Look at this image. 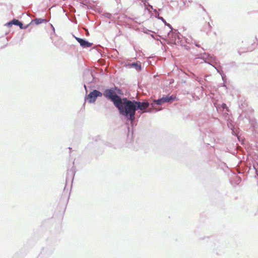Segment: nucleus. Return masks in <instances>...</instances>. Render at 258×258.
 <instances>
[{
	"label": "nucleus",
	"mask_w": 258,
	"mask_h": 258,
	"mask_svg": "<svg viewBox=\"0 0 258 258\" xmlns=\"http://www.w3.org/2000/svg\"><path fill=\"white\" fill-rule=\"evenodd\" d=\"M135 101H132L128 100L126 98H123L121 100V103L116 105L122 115L126 116H130V119L133 120L135 119V114L136 111V104Z\"/></svg>",
	"instance_id": "nucleus-1"
},
{
	"label": "nucleus",
	"mask_w": 258,
	"mask_h": 258,
	"mask_svg": "<svg viewBox=\"0 0 258 258\" xmlns=\"http://www.w3.org/2000/svg\"><path fill=\"white\" fill-rule=\"evenodd\" d=\"M102 93L100 91L94 90L91 92L87 97V100L89 103H94L95 102L97 97H101Z\"/></svg>",
	"instance_id": "nucleus-3"
},
{
	"label": "nucleus",
	"mask_w": 258,
	"mask_h": 258,
	"mask_svg": "<svg viewBox=\"0 0 258 258\" xmlns=\"http://www.w3.org/2000/svg\"><path fill=\"white\" fill-rule=\"evenodd\" d=\"M222 107L223 109H225V108L227 109V107L226 105L225 104H224V103H223L222 105Z\"/></svg>",
	"instance_id": "nucleus-11"
},
{
	"label": "nucleus",
	"mask_w": 258,
	"mask_h": 258,
	"mask_svg": "<svg viewBox=\"0 0 258 258\" xmlns=\"http://www.w3.org/2000/svg\"><path fill=\"white\" fill-rule=\"evenodd\" d=\"M11 23L19 26L21 28H23V24L18 20H13Z\"/></svg>",
	"instance_id": "nucleus-7"
},
{
	"label": "nucleus",
	"mask_w": 258,
	"mask_h": 258,
	"mask_svg": "<svg viewBox=\"0 0 258 258\" xmlns=\"http://www.w3.org/2000/svg\"><path fill=\"white\" fill-rule=\"evenodd\" d=\"M134 103L136 104V110L140 109L141 110H144L146 109H147L149 106V103L148 102H141L135 101Z\"/></svg>",
	"instance_id": "nucleus-4"
},
{
	"label": "nucleus",
	"mask_w": 258,
	"mask_h": 258,
	"mask_svg": "<svg viewBox=\"0 0 258 258\" xmlns=\"http://www.w3.org/2000/svg\"><path fill=\"white\" fill-rule=\"evenodd\" d=\"M162 100L164 103L165 102H170L171 100H173V98L171 96H166L165 97H162Z\"/></svg>",
	"instance_id": "nucleus-8"
},
{
	"label": "nucleus",
	"mask_w": 258,
	"mask_h": 258,
	"mask_svg": "<svg viewBox=\"0 0 258 258\" xmlns=\"http://www.w3.org/2000/svg\"><path fill=\"white\" fill-rule=\"evenodd\" d=\"M131 67H135L137 70H140L141 69L140 66L138 65L137 63H133L129 65Z\"/></svg>",
	"instance_id": "nucleus-9"
},
{
	"label": "nucleus",
	"mask_w": 258,
	"mask_h": 258,
	"mask_svg": "<svg viewBox=\"0 0 258 258\" xmlns=\"http://www.w3.org/2000/svg\"><path fill=\"white\" fill-rule=\"evenodd\" d=\"M154 102L158 105H161L163 102L162 98L155 100Z\"/></svg>",
	"instance_id": "nucleus-10"
},
{
	"label": "nucleus",
	"mask_w": 258,
	"mask_h": 258,
	"mask_svg": "<svg viewBox=\"0 0 258 258\" xmlns=\"http://www.w3.org/2000/svg\"><path fill=\"white\" fill-rule=\"evenodd\" d=\"M75 38L77 40V41L80 43L81 46L83 48L89 47L92 45V43H90L83 39L78 37H75Z\"/></svg>",
	"instance_id": "nucleus-5"
},
{
	"label": "nucleus",
	"mask_w": 258,
	"mask_h": 258,
	"mask_svg": "<svg viewBox=\"0 0 258 258\" xmlns=\"http://www.w3.org/2000/svg\"><path fill=\"white\" fill-rule=\"evenodd\" d=\"M103 95L111 100L115 106L118 105V103H121L122 99L116 94L112 88L105 90L104 92Z\"/></svg>",
	"instance_id": "nucleus-2"
},
{
	"label": "nucleus",
	"mask_w": 258,
	"mask_h": 258,
	"mask_svg": "<svg viewBox=\"0 0 258 258\" xmlns=\"http://www.w3.org/2000/svg\"><path fill=\"white\" fill-rule=\"evenodd\" d=\"M36 24L38 25L43 22H46V20L43 19H35L33 21Z\"/></svg>",
	"instance_id": "nucleus-6"
},
{
	"label": "nucleus",
	"mask_w": 258,
	"mask_h": 258,
	"mask_svg": "<svg viewBox=\"0 0 258 258\" xmlns=\"http://www.w3.org/2000/svg\"><path fill=\"white\" fill-rule=\"evenodd\" d=\"M206 26H207L209 29H210L211 27L209 22L206 24Z\"/></svg>",
	"instance_id": "nucleus-12"
}]
</instances>
